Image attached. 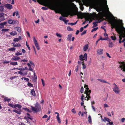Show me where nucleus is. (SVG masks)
Returning <instances> with one entry per match:
<instances>
[{
  "label": "nucleus",
  "instance_id": "obj_43",
  "mask_svg": "<svg viewBox=\"0 0 125 125\" xmlns=\"http://www.w3.org/2000/svg\"><path fill=\"white\" fill-rule=\"evenodd\" d=\"M98 28V27H96L93 29L91 31V32H93L94 31H95L97 30Z\"/></svg>",
  "mask_w": 125,
  "mask_h": 125
},
{
  "label": "nucleus",
  "instance_id": "obj_59",
  "mask_svg": "<svg viewBox=\"0 0 125 125\" xmlns=\"http://www.w3.org/2000/svg\"><path fill=\"white\" fill-rule=\"evenodd\" d=\"M63 21H64L65 23L67 24V23L69 21L68 20H66L65 19L63 20Z\"/></svg>",
  "mask_w": 125,
  "mask_h": 125
},
{
  "label": "nucleus",
  "instance_id": "obj_42",
  "mask_svg": "<svg viewBox=\"0 0 125 125\" xmlns=\"http://www.w3.org/2000/svg\"><path fill=\"white\" fill-rule=\"evenodd\" d=\"M33 72L34 73V77L33 78V79H35L36 80L37 79V77L36 75H35V73L34 71H33Z\"/></svg>",
  "mask_w": 125,
  "mask_h": 125
},
{
  "label": "nucleus",
  "instance_id": "obj_3",
  "mask_svg": "<svg viewBox=\"0 0 125 125\" xmlns=\"http://www.w3.org/2000/svg\"><path fill=\"white\" fill-rule=\"evenodd\" d=\"M113 85H115L113 90L114 92L116 94H118L120 92L119 89L117 85L115 83L113 84Z\"/></svg>",
  "mask_w": 125,
  "mask_h": 125
},
{
  "label": "nucleus",
  "instance_id": "obj_23",
  "mask_svg": "<svg viewBox=\"0 0 125 125\" xmlns=\"http://www.w3.org/2000/svg\"><path fill=\"white\" fill-rule=\"evenodd\" d=\"M109 47H112L114 46L113 43L111 41L109 42Z\"/></svg>",
  "mask_w": 125,
  "mask_h": 125
},
{
  "label": "nucleus",
  "instance_id": "obj_14",
  "mask_svg": "<svg viewBox=\"0 0 125 125\" xmlns=\"http://www.w3.org/2000/svg\"><path fill=\"white\" fill-rule=\"evenodd\" d=\"M103 49H99L97 51V54L99 55H101L103 53Z\"/></svg>",
  "mask_w": 125,
  "mask_h": 125
},
{
  "label": "nucleus",
  "instance_id": "obj_28",
  "mask_svg": "<svg viewBox=\"0 0 125 125\" xmlns=\"http://www.w3.org/2000/svg\"><path fill=\"white\" fill-rule=\"evenodd\" d=\"M4 102L7 101L8 102L10 101V99L8 98L7 97H5L4 98Z\"/></svg>",
  "mask_w": 125,
  "mask_h": 125
},
{
  "label": "nucleus",
  "instance_id": "obj_37",
  "mask_svg": "<svg viewBox=\"0 0 125 125\" xmlns=\"http://www.w3.org/2000/svg\"><path fill=\"white\" fill-rule=\"evenodd\" d=\"M4 10V8L2 6H0V11L2 12Z\"/></svg>",
  "mask_w": 125,
  "mask_h": 125
},
{
  "label": "nucleus",
  "instance_id": "obj_41",
  "mask_svg": "<svg viewBox=\"0 0 125 125\" xmlns=\"http://www.w3.org/2000/svg\"><path fill=\"white\" fill-rule=\"evenodd\" d=\"M82 68L83 69H85L86 68V65L84 64V63L83 62V61L82 62Z\"/></svg>",
  "mask_w": 125,
  "mask_h": 125
},
{
  "label": "nucleus",
  "instance_id": "obj_54",
  "mask_svg": "<svg viewBox=\"0 0 125 125\" xmlns=\"http://www.w3.org/2000/svg\"><path fill=\"white\" fill-rule=\"evenodd\" d=\"M41 9L43 10H47L48 9V8L45 7H42Z\"/></svg>",
  "mask_w": 125,
  "mask_h": 125
},
{
  "label": "nucleus",
  "instance_id": "obj_17",
  "mask_svg": "<svg viewBox=\"0 0 125 125\" xmlns=\"http://www.w3.org/2000/svg\"><path fill=\"white\" fill-rule=\"evenodd\" d=\"M101 21H97L96 22H93V26L92 27L93 28H94V27H96L98 25L97 23H98L99 22H100Z\"/></svg>",
  "mask_w": 125,
  "mask_h": 125
},
{
  "label": "nucleus",
  "instance_id": "obj_19",
  "mask_svg": "<svg viewBox=\"0 0 125 125\" xmlns=\"http://www.w3.org/2000/svg\"><path fill=\"white\" fill-rule=\"evenodd\" d=\"M13 111L14 112L19 115L21 114V110H19V111L16 110H13Z\"/></svg>",
  "mask_w": 125,
  "mask_h": 125
},
{
  "label": "nucleus",
  "instance_id": "obj_62",
  "mask_svg": "<svg viewBox=\"0 0 125 125\" xmlns=\"http://www.w3.org/2000/svg\"><path fill=\"white\" fill-rule=\"evenodd\" d=\"M120 34V35L119 36V40H121L122 39V38L123 37V36H121V34Z\"/></svg>",
  "mask_w": 125,
  "mask_h": 125
},
{
  "label": "nucleus",
  "instance_id": "obj_22",
  "mask_svg": "<svg viewBox=\"0 0 125 125\" xmlns=\"http://www.w3.org/2000/svg\"><path fill=\"white\" fill-rule=\"evenodd\" d=\"M88 48V44L85 45L83 47V50L84 51H85L87 50Z\"/></svg>",
  "mask_w": 125,
  "mask_h": 125
},
{
  "label": "nucleus",
  "instance_id": "obj_30",
  "mask_svg": "<svg viewBox=\"0 0 125 125\" xmlns=\"http://www.w3.org/2000/svg\"><path fill=\"white\" fill-rule=\"evenodd\" d=\"M8 23L10 24H11L13 23V21L11 19L9 20L8 21Z\"/></svg>",
  "mask_w": 125,
  "mask_h": 125
},
{
  "label": "nucleus",
  "instance_id": "obj_63",
  "mask_svg": "<svg viewBox=\"0 0 125 125\" xmlns=\"http://www.w3.org/2000/svg\"><path fill=\"white\" fill-rule=\"evenodd\" d=\"M13 104H8V105L10 106L11 107H12L13 108Z\"/></svg>",
  "mask_w": 125,
  "mask_h": 125
},
{
  "label": "nucleus",
  "instance_id": "obj_38",
  "mask_svg": "<svg viewBox=\"0 0 125 125\" xmlns=\"http://www.w3.org/2000/svg\"><path fill=\"white\" fill-rule=\"evenodd\" d=\"M27 85L28 86L30 87H33V85L29 82L28 83Z\"/></svg>",
  "mask_w": 125,
  "mask_h": 125
},
{
  "label": "nucleus",
  "instance_id": "obj_32",
  "mask_svg": "<svg viewBox=\"0 0 125 125\" xmlns=\"http://www.w3.org/2000/svg\"><path fill=\"white\" fill-rule=\"evenodd\" d=\"M67 30L68 31H73V29L71 27H70L69 26H68L67 27Z\"/></svg>",
  "mask_w": 125,
  "mask_h": 125
},
{
  "label": "nucleus",
  "instance_id": "obj_13",
  "mask_svg": "<svg viewBox=\"0 0 125 125\" xmlns=\"http://www.w3.org/2000/svg\"><path fill=\"white\" fill-rule=\"evenodd\" d=\"M7 23V22L5 21L0 23V28H3L4 25Z\"/></svg>",
  "mask_w": 125,
  "mask_h": 125
},
{
  "label": "nucleus",
  "instance_id": "obj_34",
  "mask_svg": "<svg viewBox=\"0 0 125 125\" xmlns=\"http://www.w3.org/2000/svg\"><path fill=\"white\" fill-rule=\"evenodd\" d=\"M88 121L89 123H91L92 122V119L91 116L89 115L88 117Z\"/></svg>",
  "mask_w": 125,
  "mask_h": 125
},
{
  "label": "nucleus",
  "instance_id": "obj_6",
  "mask_svg": "<svg viewBox=\"0 0 125 125\" xmlns=\"http://www.w3.org/2000/svg\"><path fill=\"white\" fill-rule=\"evenodd\" d=\"M72 36V35L71 34H70L68 35L67 38V40L69 42H70L71 41H73L74 40V37H73L72 39H71Z\"/></svg>",
  "mask_w": 125,
  "mask_h": 125
},
{
  "label": "nucleus",
  "instance_id": "obj_39",
  "mask_svg": "<svg viewBox=\"0 0 125 125\" xmlns=\"http://www.w3.org/2000/svg\"><path fill=\"white\" fill-rule=\"evenodd\" d=\"M56 35L57 37H59L61 38L62 37V35L61 34L57 32L56 33Z\"/></svg>",
  "mask_w": 125,
  "mask_h": 125
},
{
  "label": "nucleus",
  "instance_id": "obj_12",
  "mask_svg": "<svg viewBox=\"0 0 125 125\" xmlns=\"http://www.w3.org/2000/svg\"><path fill=\"white\" fill-rule=\"evenodd\" d=\"M101 120L103 121L104 122H105L106 121H107L109 123L111 121V120L110 119L106 117H104V119L101 118Z\"/></svg>",
  "mask_w": 125,
  "mask_h": 125
},
{
  "label": "nucleus",
  "instance_id": "obj_16",
  "mask_svg": "<svg viewBox=\"0 0 125 125\" xmlns=\"http://www.w3.org/2000/svg\"><path fill=\"white\" fill-rule=\"evenodd\" d=\"M15 14H16V16H18V18H20V16L19 15V12L18 11L16 10L15 12H13L12 15L14 16H15Z\"/></svg>",
  "mask_w": 125,
  "mask_h": 125
},
{
  "label": "nucleus",
  "instance_id": "obj_36",
  "mask_svg": "<svg viewBox=\"0 0 125 125\" xmlns=\"http://www.w3.org/2000/svg\"><path fill=\"white\" fill-rule=\"evenodd\" d=\"M13 57H14V61H17L20 58L19 57H17V56H13Z\"/></svg>",
  "mask_w": 125,
  "mask_h": 125
},
{
  "label": "nucleus",
  "instance_id": "obj_64",
  "mask_svg": "<svg viewBox=\"0 0 125 125\" xmlns=\"http://www.w3.org/2000/svg\"><path fill=\"white\" fill-rule=\"evenodd\" d=\"M84 97L83 94H82L81 98V100H83V98Z\"/></svg>",
  "mask_w": 125,
  "mask_h": 125
},
{
  "label": "nucleus",
  "instance_id": "obj_40",
  "mask_svg": "<svg viewBox=\"0 0 125 125\" xmlns=\"http://www.w3.org/2000/svg\"><path fill=\"white\" fill-rule=\"evenodd\" d=\"M9 30V29H3L1 31L3 32V31L6 32L8 31Z\"/></svg>",
  "mask_w": 125,
  "mask_h": 125
},
{
  "label": "nucleus",
  "instance_id": "obj_33",
  "mask_svg": "<svg viewBox=\"0 0 125 125\" xmlns=\"http://www.w3.org/2000/svg\"><path fill=\"white\" fill-rule=\"evenodd\" d=\"M86 90H85V92H88L89 93H91V90H89V88L88 87H87L86 88Z\"/></svg>",
  "mask_w": 125,
  "mask_h": 125
},
{
  "label": "nucleus",
  "instance_id": "obj_58",
  "mask_svg": "<svg viewBox=\"0 0 125 125\" xmlns=\"http://www.w3.org/2000/svg\"><path fill=\"white\" fill-rule=\"evenodd\" d=\"M84 90V89L83 88V87L82 86L81 88V89L80 90V92L81 93H83Z\"/></svg>",
  "mask_w": 125,
  "mask_h": 125
},
{
  "label": "nucleus",
  "instance_id": "obj_2",
  "mask_svg": "<svg viewBox=\"0 0 125 125\" xmlns=\"http://www.w3.org/2000/svg\"><path fill=\"white\" fill-rule=\"evenodd\" d=\"M109 20V22L111 24L112 28H115L116 31L117 33L121 34V36L124 38H125V28L123 26H120L117 23L116 21L113 19L107 18Z\"/></svg>",
  "mask_w": 125,
  "mask_h": 125
},
{
  "label": "nucleus",
  "instance_id": "obj_25",
  "mask_svg": "<svg viewBox=\"0 0 125 125\" xmlns=\"http://www.w3.org/2000/svg\"><path fill=\"white\" fill-rule=\"evenodd\" d=\"M31 109L32 110V111L33 112H37V111L36 109L35 108V107H34L33 106H31Z\"/></svg>",
  "mask_w": 125,
  "mask_h": 125
},
{
  "label": "nucleus",
  "instance_id": "obj_55",
  "mask_svg": "<svg viewBox=\"0 0 125 125\" xmlns=\"http://www.w3.org/2000/svg\"><path fill=\"white\" fill-rule=\"evenodd\" d=\"M29 67V68L28 69V70L32 71L33 72V71H33V70L31 68V66L30 67Z\"/></svg>",
  "mask_w": 125,
  "mask_h": 125
},
{
  "label": "nucleus",
  "instance_id": "obj_9",
  "mask_svg": "<svg viewBox=\"0 0 125 125\" xmlns=\"http://www.w3.org/2000/svg\"><path fill=\"white\" fill-rule=\"evenodd\" d=\"M89 93V92H85L84 93V94H86V95L87 96L85 97V98H87V101H88L91 98V96H90V93ZM84 100H86V99H85Z\"/></svg>",
  "mask_w": 125,
  "mask_h": 125
},
{
  "label": "nucleus",
  "instance_id": "obj_56",
  "mask_svg": "<svg viewBox=\"0 0 125 125\" xmlns=\"http://www.w3.org/2000/svg\"><path fill=\"white\" fill-rule=\"evenodd\" d=\"M101 82H102V83H107L109 84H110V83H108V82H106L104 80H102Z\"/></svg>",
  "mask_w": 125,
  "mask_h": 125
},
{
  "label": "nucleus",
  "instance_id": "obj_7",
  "mask_svg": "<svg viewBox=\"0 0 125 125\" xmlns=\"http://www.w3.org/2000/svg\"><path fill=\"white\" fill-rule=\"evenodd\" d=\"M4 13L3 12L0 13V22L4 21L5 19L4 16Z\"/></svg>",
  "mask_w": 125,
  "mask_h": 125
},
{
  "label": "nucleus",
  "instance_id": "obj_45",
  "mask_svg": "<svg viewBox=\"0 0 125 125\" xmlns=\"http://www.w3.org/2000/svg\"><path fill=\"white\" fill-rule=\"evenodd\" d=\"M23 109L24 110H25L27 112H31L27 108H23Z\"/></svg>",
  "mask_w": 125,
  "mask_h": 125
},
{
  "label": "nucleus",
  "instance_id": "obj_29",
  "mask_svg": "<svg viewBox=\"0 0 125 125\" xmlns=\"http://www.w3.org/2000/svg\"><path fill=\"white\" fill-rule=\"evenodd\" d=\"M80 60L81 61H83V58H84L83 55H81L80 56Z\"/></svg>",
  "mask_w": 125,
  "mask_h": 125
},
{
  "label": "nucleus",
  "instance_id": "obj_4",
  "mask_svg": "<svg viewBox=\"0 0 125 125\" xmlns=\"http://www.w3.org/2000/svg\"><path fill=\"white\" fill-rule=\"evenodd\" d=\"M33 41L37 49L38 50H39L40 49L39 46L38 45L37 41L34 37H33Z\"/></svg>",
  "mask_w": 125,
  "mask_h": 125
},
{
  "label": "nucleus",
  "instance_id": "obj_18",
  "mask_svg": "<svg viewBox=\"0 0 125 125\" xmlns=\"http://www.w3.org/2000/svg\"><path fill=\"white\" fill-rule=\"evenodd\" d=\"M13 46L14 47H20L21 46V45L20 43H13Z\"/></svg>",
  "mask_w": 125,
  "mask_h": 125
},
{
  "label": "nucleus",
  "instance_id": "obj_52",
  "mask_svg": "<svg viewBox=\"0 0 125 125\" xmlns=\"http://www.w3.org/2000/svg\"><path fill=\"white\" fill-rule=\"evenodd\" d=\"M104 108L108 107H109V106H108V105L106 104H104Z\"/></svg>",
  "mask_w": 125,
  "mask_h": 125
},
{
  "label": "nucleus",
  "instance_id": "obj_50",
  "mask_svg": "<svg viewBox=\"0 0 125 125\" xmlns=\"http://www.w3.org/2000/svg\"><path fill=\"white\" fill-rule=\"evenodd\" d=\"M78 67L79 66L78 65L77 66L75 67V71H76V72H77L78 71Z\"/></svg>",
  "mask_w": 125,
  "mask_h": 125
},
{
  "label": "nucleus",
  "instance_id": "obj_53",
  "mask_svg": "<svg viewBox=\"0 0 125 125\" xmlns=\"http://www.w3.org/2000/svg\"><path fill=\"white\" fill-rule=\"evenodd\" d=\"M86 31H84L83 32H82L81 34V35L82 36L83 35L85 34L86 33Z\"/></svg>",
  "mask_w": 125,
  "mask_h": 125
},
{
  "label": "nucleus",
  "instance_id": "obj_24",
  "mask_svg": "<svg viewBox=\"0 0 125 125\" xmlns=\"http://www.w3.org/2000/svg\"><path fill=\"white\" fill-rule=\"evenodd\" d=\"M16 30L19 33H21V28L20 27H16Z\"/></svg>",
  "mask_w": 125,
  "mask_h": 125
},
{
  "label": "nucleus",
  "instance_id": "obj_51",
  "mask_svg": "<svg viewBox=\"0 0 125 125\" xmlns=\"http://www.w3.org/2000/svg\"><path fill=\"white\" fill-rule=\"evenodd\" d=\"M108 39V38H103L102 37H101L100 38V40H107V39Z\"/></svg>",
  "mask_w": 125,
  "mask_h": 125
},
{
  "label": "nucleus",
  "instance_id": "obj_61",
  "mask_svg": "<svg viewBox=\"0 0 125 125\" xmlns=\"http://www.w3.org/2000/svg\"><path fill=\"white\" fill-rule=\"evenodd\" d=\"M91 106H92V108L93 110L94 111V112H95L96 111V109H95V108L94 107V106H93V105H92Z\"/></svg>",
  "mask_w": 125,
  "mask_h": 125
},
{
  "label": "nucleus",
  "instance_id": "obj_44",
  "mask_svg": "<svg viewBox=\"0 0 125 125\" xmlns=\"http://www.w3.org/2000/svg\"><path fill=\"white\" fill-rule=\"evenodd\" d=\"M111 38L112 40L114 41L116 39V37L115 36H112L111 37Z\"/></svg>",
  "mask_w": 125,
  "mask_h": 125
},
{
  "label": "nucleus",
  "instance_id": "obj_31",
  "mask_svg": "<svg viewBox=\"0 0 125 125\" xmlns=\"http://www.w3.org/2000/svg\"><path fill=\"white\" fill-rule=\"evenodd\" d=\"M16 49L14 47L10 48L8 49L9 51H13L15 50Z\"/></svg>",
  "mask_w": 125,
  "mask_h": 125
},
{
  "label": "nucleus",
  "instance_id": "obj_57",
  "mask_svg": "<svg viewBox=\"0 0 125 125\" xmlns=\"http://www.w3.org/2000/svg\"><path fill=\"white\" fill-rule=\"evenodd\" d=\"M41 81H42V85H43V86H45V83H44V80H43V79H41Z\"/></svg>",
  "mask_w": 125,
  "mask_h": 125
},
{
  "label": "nucleus",
  "instance_id": "obj_48",
  "mask_svg": "<svg viewBox=\"0 0 125 125\" xmlns=\"http://www.w3.org/2000/svg\"><path fill=\"white\" fill-rule=\"evenodd\" d=\"M17 107L19 109H20L21 107V105L17 104Z\"/></svg>",
  "mask_w": 125,
  "mask_h": 125
},
{
  "label": "nucleus",
  "instance_id": "obj_26",
  "mask_svg": "<svg viewBox=\"0 0 125 125\" xmlns=\"http://www.w3.org/2000/svg\"><path fill=\"white\" fill-rule=\"evenodd\" d=\"M56 118L57 119V121H58V123H61V120L59 117V116H58V115H57Z\"/></svg>",
  "mask_w": 125,
  "mask_h": 125
},
{
  "label": "nucleus",
  "instance_id": "obj_5",
  "mask_svg": "<svg viewBox=\"0 0 125 125\" xmlns=\"http://www.w3.org/2000/svg\"><path fill=\"white\" fill-rule=\"evenodd\" d=\"M120 63L121 64L120 65V67L123 71L125 72V63L124 62H121Z\"/></svg>",
  "mask_w": 125,
  "mask_h": 125
},
{
  "label": "nucleus",
  "instance_id": "obj_15",
  "mask_svg": "<svg viewBox=\"0 0 125 125\" xmlns=\"http://www.w3.org/2000/svg\"><path fill=\"white\" fill-rule=\"evenodd\" d=\"M21 39V37L20 36H19V38H14L13 40V41L16 42H18Z\"/></svg>",
  "mask_w": 125,
  "mask_h": 125
},
{
  "label": "nucleus",
  "instance_id": "obj_8",
  "mask_svg": "<svg viewBox=\"0 0 125 125\" xmlns=\"http://www.w3.org/2000/svg\"><path fill=\"white\" fill-rule=\"evenodd\" d=\"M24 119L26 120L27 122L29 124V125H31V123L29 121V119L31 120H32V119L29 117L25 116L24 117Z\"/></svg>",
  "mask_w": 125,
  "mask_h": 125
},
{
  "label": "nucleus",
  "instance_id": "obj_46",
  "mask_svg": "<svg viewBox=\"0 0 125 125\" xmlns=\"http://www.w3.org/2000/svg\"><path fill=\"white\" fill-rule=\"evenodd\" d=\"M22 54V53H20L19 52H17L16 53H15V55L16 56H18L20 55H21Z\"/></svg>",
  "mask_w": 125,
  "mask_h": 125
},
{
  "label": "nucleus",
  "instance_id": "obj_11",
  "mask_svg": "<svg viewBox=\"0 0 125 125\" xmlns=\"http://www.w3.org/2000/svg\"><path fill=\"white\" fill-rule=\"evenodd\" d=\"M5 7L9 10H10L12 9V6L10 4H6L5 5Z\"/></svg>",
  "mask_w": 125,
  "mask_h": 125
},
{
  "label": "nucleus",
  "instance_id": "obj_49",
  "mask_svg": "<svg viewBox=\"0 0 125 125\" xmlns=\"http://www.w3.org/2000/svg\"><path fill=\"white\" fill-rule=\"evenodd\" d=\"M113 123L112 122H111L107 124V125H113Z\"/></svg>",
  "mask_w": 125,
  "mask_h": 125
},
{
  "label": "nucleus",
  "instance_id": "obj_1",
  "mask_svg": "<svg viewBox=\"0 0 125 125\" xmlns=\"http://www.w3.org/2000/svg\"><path fill=\"white\" fill-rule=\"evenodd\" d=\"M48 6L52 7L50 9L52 10H53L56 8H57V10L58 11H59L60 10H63L66 11L63 14V16L64 17H67L70 15H71V16L76 15V13L75 12L73 11L71 12L69 10H68V7L66 5H63L62 4L61 6L59 7L57 6L56 4H55L53 5L49 4H48Z\"/></svg>",
  "mask_w": 125,
  "mask_h": 125
},
{
  "label": "nucleus",
  "instance_id": "obj_35",
  "mask_svg": "<svg viewBox=\"0 0 125 125\" xmlns=\"http://www.w3.org/2000/svg\"><path fill=\"white\" fill-rule=\"evenodd\" d=\"M10 64L13 65H17V62H11L10 63Z\"/></svg>",
  "mask_w": 125,
  "mask_h": 125
},
{
  "label": "nucleus",
  "instance_id": "obj_60",
  "mask_svg": "<svg viewBox=\"0 0 125 125\" xmlns=\"http://www.w3.org/2000/svg\"><path fill=\"white\" fill-rule=\"evenodd\" d=\"M28 61V60L25 59L21 60V62H26Z\"/></svg>",
  "mask_w": 125,
  "mask_h": 125
},
{
  "label": "nucleus",
  "instance_id": "obj_21",
  "mask_svg": "<svg viewBox=\"0 0 125 125\" xmlns=\"http://www.w3.org/2000/svg\"><path fill=\"white\" fill-rule=\"evenodd\" d=\"M10 34L11 35L14 36V35H16L17 34V33L15 31H12L11 32H10Z\"/></svg>",
  "mask_w": 125,
  "mask_h": 125
},
{
  "label": "nucleus",
  "instance_id": "obj_47",
  "mask_svg": "<svg viewBox=\"0 0 125 125\" xmlns=\"http://www.w3.org/2000/svg\"><path fill=\"white\" fill-rule=\"evenodd\" d=\"M24 80L26 81L27 82H28L29 80V79L28 78H26L24 77Z\"/></svg>",
  "mask_w": 125,
  "mask_h": 125
},
{
  "label": "nucleus",
  "instance_id": "obj_27",
  "mask_svg": "<svg viewBox=\"0 0 125 125\" xmlns=\"http://www.w3.org/2000/svg\"><path fill=\"white\" fill-rule=\"evenodd\" d=\"M77 21L76 22L73 23H68V24L69 25H71L73 26V25H75L77 23Z\"/></svg>",
  "mask_w": 125,
  "mask_h": 125
},
{
  "label": "nucleus",
  "instance_id": "obj_20",
  "mask_svg": "<svg viewBox=\"0 0 125 125\" xmlns=\"http://www.w3.org/2000/svg\"><path fill=\"white\" fill-rule=\"evenodd\" d=\"M31 94L33 96L36 95L35 91L34 89H32L31 90Z\"/></svg>",
  "mask_w": 125,
  "mask_h": 125
},
{
  "label": "nucleus",
  "instance_id": "obj_10",
  "mask_svg": "<svg viewBox=\"0 0 125 125\" xmlns=\"http://www.w3.org/2000/svg\"><path fill=\"white\" fill-rule=\"evenodd\" d=\"M35 107L37 112H39L41 110V107L39 104L36 103L35 105Z\"/></svg>",
  "mask_w": 125,
  "mask_h": 125
}]
</instances>
